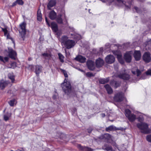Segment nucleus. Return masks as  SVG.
<instances>
[{
  "label": "nucleus",
  "instance_id": "nucleus-24",
  "mask_svg": "<svg viewBox=\"0 0 151 151\" xmlns=\"http://www.w3.org/2000/svg\"><path fill=\"white\" fill-rule=\"evenodd\" d=\"M7 85V83L6 81L2 80L0 82V89H4Z\"/></svg>",
  "mask_w": 151,
  "mask_h": 151
},
{
  "label": "nucleus",
  "instance_id": "nucleus-9",
  "mask_svg": "<svg viewBox=\"0 0 151 151\" xmlns=\"http://www.w3.org/2000/svg\"><path fill=\"white\" fill-rule=\"evenodd\" d=\"M45 19L46 22L48 26H50L53 31L55 32H57L58 31V26L56 23L54 22H52L51 23V25H50L47 20V18L46 17H45Z\"/></svg>",
  "mask_w": 151,
  "mask_h": 151
},
{
  "label": "nucleus",
  "instance_id": "nucleus-58",
  "mask_svg": "<svg viewBox=\"0 0 151 151\" xmlns=\"http://www.w3.org/2000/svg\"><path fill=\"white\" fill-rule=\"evenodd\" d=\"M61 135H62V136H64V135L63 134H61Z\"/></svg>",
  "mask_w": 151,
  "mask_h": 151
},
{
  "label": "nucleus",
  "instance_id": "nucleus-21",
  "mask_svg": "<svg viewBox=\"0 0 151 151\" xmlns=\"http://www.w3.org/2000/svg\"><path fill=\"white\" fill-rule=\"evenodd\" d=\"M56 14L54 11H51L49 13V17L50 19L52 20L54 19L56 17Z\"/></svg>",
  "mask_w": 151,
  "mask_h": 151
},
{
  "label": "nucleus",
  "instance_id": "nucleus-39",
  "mask_svg": "<svg viewBox=\"0 0 151 151\" xmlns=\"http://www.w3.org/2000/svg\"><path fill=\"white\" fill-rule=\"evenodd\" d=\"M117 4L119 6H123L125 4L123 0H117Z\"/></svg>",
  "mask_w": 151,
  "mask_h": 151
},
{
  "label": "nucleus",
  "instance_id": "nucleus-31",
  "mask_svg": "<svg viewBox=\"0 0 151 151\" xmlns=\"http://www.w3.org/2000/svg\"><path fill=\"white\" fill-rule=\"evenodd\" d=\"M137 116H139L137 119L139 122H142L143 120V114L139 112H138Z\"/></svg>",
  "mask_w": 151,
  "mask_h": 151
},
{
  "label": "nucleus",
  "instance_id": "nucleus-61",
  "mask_svg": "<svg viewBox=\"0 0 151 151\" xmlns=\"http://www.w3.org/2000/svg\"><path fill=\"white\" fill-rule=\"evenodd\" d=\"M74 38H76V39H77V38L76 37H75Z\"/></svg>",
  "mask_w": 151,
  "mask_h": 151
},
{
  "label": "nucleus",
  "instance_id": "nucleus-6",
  "mask_svg": "<svg viewBox=\"0 0 151 151\" xmlns=\"http://www.w3.org/2000/svg\"><path fill=\"white\" fill-rule=\"evenodd\" d=\"M132 53V51H131L127 52L124 54V58L127 62L129 63L131 61Z\"/></svg>",
  "mask_w": 151,
  "mask_h": 151
},
{
  "label": "nucleus",
  "instance_id": "nucleus-60",
  "mask_svg": "<svg viewBox=\"0 0 151 151\" xmlns=\"http://www.w3.org/2000/svg\"><path fill=\"white\" fill-rule=\"evenodd\" d=\"M146 47H148V45H147L146 46Z\"/></svg>",
  "mask_w": 151,
  "mask_h": 151
},
{
  "label": "nucleus",
  "instance_id": "nucleus-17",
  "mask_svg": "<svg viewBox=\"0 0 151 151\" xmlns=\"http://www.w3.org/2000/svg\"><path fill=\"white\" fill-rule=\"evenodd\" d=\"M104 63L103 60L100 58H99L97 59L96 61V65L97 67H101L102 66Z\"/></svg>",
  "mask_w": 151,
  "mask_h": 151
},
{
  "label": "nucleus",
  "instance_id": "nucleus-63",
  "mask_svg": "<svg viewBox=\"0 0 151 151\" xmlns=\"http://www.w3.org/2000/svg\"><path fill=\"white\" fill-rule=\"evenodd\" d=\"M91 132L88 131V132Z\"/></svg>",
  "mask_w": 151,
  "mask_h": 151
},
{
  "label": "nucleus",
  "instance_id": "nucleus-56",
  "mask_svg": "<svg viewBox=\"0 0 151 151\" xmlns=\"http://www.w3.org/2000/svg\"><path fill=\"white\" fill-rule=\"evenodd\" d=\"M100 50H103V48H100Z\"/></svg>",
  "mask_w": 151,
  "mask_h": 151
},
{
  "label": "nucleus",
  "instance_id": "nucleus-14",
  "mask_svg": "<svg viewBox=\"0 0 151 151\" xmlns=\"http://www.w3.org/2000/svg\"><path fill=\"white\" fill-rule=\"evenodd\" d=\"M103 138L104 139L107 140V141L110 143H111L112 142V138L111 135L108 134H104Z\"/></svg>",
  "mask_w": 151,
  "mask_h": 151
},
{
  "label": "nucleus",
  "instance_id": "nucleus-16",
  "mask_svg": "<svg viewBox=\"0 0 151 151\" xmlns=\"http://www.w3.org/2000/svg\"><path fill=\"white\" fill-rule=\"evenodd\" d=\"M87 65L88 68L91 70H93L94 69V63L91 60H88L87 63Z\"/></svg>",
  "mask_w": 151,
  "mask_h": 151
},
{
  "label": "nucleus",
  "instance_id": "nucleus-45",
  "mask_svg": "<svg viewBox=\"0 0 151 151\" xmlns=\"http://www.w3.org/2000/svg\"><path fill=\"white\" fill-rule=\"evenodd\" d=\"M11 68H14L16 66V63L15 62H13L11 64Z\"/></svg>",
  "mask_w": 151,
  "mask_h": 151
},
{
  "label": "nucleus",
  "instance_id": "nucleus-32",
  "mask_svg": "<svg viewBox=\"0 0 151 151\" xmlns=\"http://www.w3.org/2000/svg\"><path fill=\"white\" fill-rule=\"evenodd\" d=\"M115 129V127L113 125L110 126L106 128V130L107 132H109Z\"/></svg>",
  "mask_w": 151,
  "mask_h": 151
},
{
  "label": "nucleus",
  "instance_id": "nucleus-4",
  "mask_svg": "<svg viewBox=\"0 0 151 151\" xmlns=\"http://www.w3.org/2000/svg\"><path fill=\"white\" fill-rule=\"evenodd\" d=\"M125 114L130 122H133L136 119V116L134 114H131V111L128 109L125 110Z\"/></svg>",
  "mask_w": 151,
  "mask_h": 151
},
{
  "label": "nucleus",
  "instance_id": "nucleus-46",
  "mask_svg": "<svg viewBox=\"0 0 151 151\" xmlns=\"http://www.w3.org/2000/svg\"><path fill=\"white\" fill-rule=\"evenodd\" d=\"M34 66L32 65H30L29 66V69L32 70H34Z\"/></svg>",
  "mask_w": 151,
  "mask_h": 151
},
{
  "label": "nucleus",
  "instance_id": "nucleus-13",
  "mask_svg": "<svg viewBox=\"0 0 151 151\" xmlns=\"http://www.w3.org/2000/svg\"><path fill=\"white\" fill-rule=\"evenodd\" d=\"M143 58L145 62H149L151 60L150 54L148 52H145L143 56Z\"/></svg>",
  "mask_w": 151,
  "mask_h": 151
},
{
  "label": "nucleus",
  "instance_id": "nucleus-20",
  "mask_svg": "<svg viewBox=\"0 0 151 151\" xmlns=\"http://www.w3.org/2000/svg\"><path fill=\"white\" fill-rule=\"evenodd\" d=\"M132 73L134 74H137V76H139L141 74V71L138 70L136 67H135L132 70Z\"/></svg>",
  "mask_w": 151,
  "mask_h": 151
},
{
  "label": "nucleus",
  "instance_id": "nucleus-57",
  "mask_svg": "<svg viewBox=\"0 0 151 151\" xmlns=\"http://www.w3.org/2000/svg\"><path fill=\"white\" fill-rule=\"evenodd\" d=\"M28 60H31V59L30 58H29Z\"/></svg>",
  "mask_w": 151,
  "mask_h": 151
},
{
  "label": "nucleus",
  "instance_id": "nucleus-27",
  "mask_svg": "<svg viewBox=\"0 0 151 151\" xmlns=\"http://www.w3.org/2000/svg\"><path fill=\"white\" fill-rule=\"evenodd\" d=\"M42 15L40 9H38L37 12V19L39 21H41L42 20Z\"/></svg>",
  "mask_w": 151,
  "mask_h": 151
},
{
  "label": "nucleus",
  "instance_id": "nucleus-22",
  "mask_svg": "<svg viewBox=\"0 0 151 151\" xmlns=\"http://www.w3.org/2000/svg\"><path fill=\"white\" fill-rule=\"evenodd\" d=\"M56 4L55 0H50L47 5L48 9H50L51 7L54 6Z\"/></svg>",
  "mask_w": 151,
  "mask_h": 151
},
{
  "label": "nucleus",
  "instance_id": "nucleus-44",
  "mask_svg": "<svg viewBox=\"0 0 151 151\" xmlns=\"http://www.w3.org/2000/svg\"><path fill=\"white\" fill-rule=\"evenodd\" d=\"M16 1L17 4L22 5L23 4V2L22 0H17Z\"/></svg>",
  "mask_w": 151,
  "mask_h": 151
},
{
  "label": "nucleus",
  "instance_id": "nucleus-15",
  "mask_svg": "<svg viewBox=\"0 0 151 151\" xmlns=\"http://www.w3.org/2000/svg\"><path fill=\"white\" fill-rule=\"evenodd\" d=\"M133 55L136 60H139L140 59L141 57V54L140 51H135Z\"/></svg>",
  "mask_w": 151,
  "mask_h": 151
},
{
  "label": "nucleus",
  "instance_id": "nucleus-2",
  "mask_svg": "<svg viewBox=\"0 0 151 151\" xmlns=\"http://www.w3.org/2000/svg\"><path fill=\"white\" fill-rule=\"evenodd\" d=\"M61 86L65 93L68 94L71 93V89L70 83L69 82L67 81L66 78L64 80V82L61 84Z\"/></svg>",
  "mask_w": 151,
  "mask_h": 151
},
{
  "label": "nucleus",
  "instance_id": "nucleus-41",
  "mask_svg": "<svg viewBox=\"0 0 151 151\" xmlns=\"http://www.w3.org/2000/svg\"><path fill=\"white\" fill-rule=\"evenodd\" d=\"M103 2H106L110 4L113 2L114 0H100Z\"/></svg>",
  "mask_w": 151,
  "mask_h": 151
},
{
  "label": "nucleus",
  "instance_id": "nucleus-51",
  "mask_svg": "<svg viewBox=\"0 0 151 151\" xmlns=\"http://www.w3.org/2000/svg\"><path fill=\"white\" fill-rule=\"evenodd\" d=\"M105 114H103V113L101 114V116L102 117H105Z\"/></svg>",
  "mask_w": 151,
  "mask_h": 151
},
{
  "label": "nucleus",
  "instance_id": "nucleus-25",
  "mask_svg": "<svg viewBox=\"0 0 151 151\" xmlns=\"http://www.w3.org/2000/svg\"><path fill=\"white\" fill-rule=\"evenodd\" d=\"M102 149L107 151H112V148L111 146L107 144H105L103 147Z\"/></svg>",
  "mask_w": 151,
  "mask_h": 151
},
{
  "label": "nucleus",
  "instance_id": "nucleus-49",
  "mask_svg": "<svg viewBox=\"0 0 151 151\" xmlns=\"http://www.w3.org/2000/svg\"><path fill=\"white\" fill-rule=\"evenodd\" d=\"M86 75L87 76L89 77H91L93 76V74L91 73L90 72H88L86 74Z\"/></svg>",
  "mask_w": 151,
  "mask_h": 151
},
{
  "label": "nucleus",
  "instance_id": "nucleus-55",
  "mask_svg": "<svg viewBox=\"0 0 151 151\" xmlns=\"http://www.w3.org/2000/svg\"><path fill=\"white\" fill-rule=\"evenodd\" d=\"M78 70H80V71H81V72H83V71L82 70H81V69H78Z\"/></svg>",
  "mask_w": 151,
  "mask_h": 151
},
{
  "label": "nucleus",
  "instance_id": "nucleus-59",
  "mask_svg": "<svg viewBox=\"0 0 151 151\" xmlns=\"http://www.w3.org/2000/svg\"><path fill=\"white\" fill-rule=\"evenodd\" d=\"M63 16H64V17H65V15L64 14H63Z\"/></svg>",
  "mask_w": 151,
  "mask_h": 151
},
{
  "label": "nucleus",
  "instance_id": "nucleus-53",
  "mask_svg": "<svg viewBox=\"0 0 151 151\" xmlns=\"http://www.w3.org/2000/svg\"><path fill=\"white\" fill-rule=\"evenodd\" d=\"M135 9L137 12H138V8L137 7H135Z\"/></svg>",
  "mask_w": 151,
  "mask_h": 151
},
{
  "label": "nucleus",
  "instance_id": "nucleus-48",
  "mask_svg": "<svg viewBox=\"0 0 151 151\" xmlns=\"http://www.w3.org/2000/svg\"><path fill=\"white\" fill-rule=\"evenodd\" d=\"M62 72L64 74L65 77H67L68 75H67V73L66 72L65 70H63Z\"/></svg>",
  "mask_w": 151,
  "mask_h": 151
},
{
  "label": "nucleus",
  "instance_id": "nucleus-8",
  "mask_svg": "<svg viewBox=\"0 0 151 151\" xmlns=\"http://www.w3.org/2000/svg\"><path fill=\"white\" fill-rule=\"evenodd\" d=\"M113 52L114 55L117 56L119 61L122 64H123L124 61L122 58V55L120 52L118 51H114Z\"/></svg>",
  "mask_w": 151,
  "mask_h": 151
},
{
  "label": "nucleus",
  "instance_id": "nucleus-29",
  "mask_svg": "<svg viewBox=\"0 0 151 151\" xmlns=\"http://www.w3.org/2000/svg\"><path fill=\"white\" fill-rule=\"evenodd\" d=\"M2 30L4 32V35L6 37L7 39H11L9 33L7 31L6 28H2Z\"/></svg>",
  "mask_w": 151,
  "mask_h": 151
},
{
  "label": "nucleus",
  "instance_id": "nucleus-35",
  "mask_svg": "<svg viewBox=\"0 0 151 151\" xmlns=\"http://www.w3.org/2000/svg\"><path fill=\"white\" fill-rule=\"evenodd\" d=\"M11 116V114L10 113H8L4 115V119L5 121H7L8 120L9 118Z\"/></svg>",
  "mask_w": 151,
  "mask_h": 151
},
{
  "label": "nucleus",
  "instance_id": "nucleus-7",
  "mask_svg": "<svg viewBox=\"0 0 151 151\" xmlns=\"http://www.w3.org/2000/svg\"><path fill=\"white\" fill-rule=\"evenodd\" d=\"M124 99L123 93L122 92H119L116 94L114 97V100L117 102L122 101Z\"/></svg>",
  "mask_w": 151,
  "mask_h": 151
},
{
  "label": "nucleus",
  "instance_id": "nucleus-52",
  "mask_svg": "<svg viewBox=\"0 0 151 151\" xmlns=\"http://www.w3.org/2000/svg\"><path fill=\"white\" fill-rule=\"evenodd\" d=\"M16 151H24V150L22 149H18L16 150Z\"/></svg>",
  "mask_w": 151,
  "mask_h": 151
},
{
  "label": "nucleus",
  "instance_id": "nucleus-10",
  "mask_svg": "<svg viewBox=\"0 0 151 151\" xmlns=\"http://www.w3.org/2000/svg\"><path fill=\"white\" fill-rule=\"evenodd\" d=\"M125 72L124 69L122 70V71L120 74L119 75L118 77L121 78L124 80H128L129 78V74Z\"/></svg>",
  "mask_w": 151,
  "mask_h": 151
},
{
  "label": "nucleus",
  "instance_id": "nucleus-26",
  "mask_svg": "<svg viewBox=\"0 0 151 151\" xmlns=\"http://www.w3.org/2000/svg\"><path fill=\"white\" fill-rule=\"evenodd\" d=\"M107 93L109 94H111L113 92V91L111 88L108 85H106L104 86Z\"/></svg>",
  "mask_w": 151,
  "mask_h": 151
},
{
  "label": "nucleus",
  "instance_id": "nucleus-23",
  "mask_svg": "<svg viewBox=\"0 0 151 151\" xmlns=\"http://www.w3.org/2000/svg\"><path fill=\"white\" fill-rule=\"evenodd\" d=\"M35 72L37 75H38L41 72L42 69V67L39 65L35 66Z\"/></svg>",
  "mask_w": 151,
  "mask_h": 151
},
{
  "label": "nucleus",
  "instance_id": "nucleus-5",
  "mask_svg": "<svg viewBox=\"0 0 151 151\" xmlns=\"http://www.w3.org/2000/svg\"><path fill=\"white\" fill-rule=\"evenodd\" d=\"M25 24L24 22L20 24V29L19 30V32L21 37L23 39L25 35Z\"/></svg>",
  "mask_w": 151,
  "mask_h": 151
},
{
  "label": "nucleus",
  "instance_id": "nucleus-3",
  "mask_svg": "<svg viewBox=\"0 0 151 151\" xmlns=\"http://www.w3.org/2000/svg\"><path fill=\"white\" fill-rule=\"evenodd\" d=\"M137 126L142 133H147L150 132L148 129V125L145 123H139L137 124Z\"/></svg>",
  "mask_w": 151,
  "mask_h": 151
},
{
  "label": "nucleus",
  "instance_id": "nucleus-54",
  "mask_svg": "<svg viewBox=\"0 0 151 151\" xmlns=\"http://www.w3.org/2000/svg\"><path fill=\"white\" fill-rule=\"evenodd\" d=\"M77 37H78V39H80V35H77Z\"/></svg>",
  "mask_w": 151,
  "mask_h": 151
},
{
  "label": "nucleus",
  "instance_id": "nucleus-42",
  "mask_svg": "<svg viewBox=\"0 0 151 151\" xmlns=\"http://www.w3.org/2000/svg\"><path fill=\"white\" fill-rule=\"evenodd\" d=\"M146 139L148 142H151V134L148 135L147 136Z\"/></svg>",
  "mask_w": 151,
  "mask_h": 151
},
{
  "label": "nucleus",
  "instance_id": "nucleus-30",
  "mask_svg": "<svg viewBox=\"0 0 151 151\" xmlns=\"http://www.w3.org/2000/svg\"><path fill=\"white\" fill-rule=\"evenodd\" d=\"M2 30L4 32V35L6 37L7 39H11L9 33L7 31L6 28H2Z\"/></svg>",
  "mask_w": 151,
  "mask_h": 151
},
{
  "label": "nucleus",
  "instance_id": "nucleus-40",
  "mask_svg": "<svg viewBox=\"0 0 151 151\" xmlns=\"http://www.w3.org/2000/svg\"><path fill=\"white\" fill-rule=\"evenodd\" d=\"M59 58L61 62H64V56L61 53H58V54Z\"/></svg>",
  "mask_w": 151,
  "mask_h": 151
},
{
  "label": "nucleus",
  "instance_id": "nucleus-62",
  "mask_svg": "<svg viewBox=\"0 0 151 151\" xmlns=\"http://www.w3.org/2000/svg\"><path fill=\"white\" fill-rule=\"evenodd\" d=\"M147 43H149V42H147Z\"/></svg>",
  "mask_w": 151,
  "mask_h": 151
},
{
  "label": "nucleus",
  "instance_id": "nucleus-28",
  "mask_svg": "<svg viewBox=\"0 0 151 151\" xmlns=\"http://www.w3.org/2000/svg\"><path fill=\"white\" fill-rule=\"evenodd\" d=\"M109 80V78L100 79L99 80V82L101 84H104L108 82Z\"/></svg>",
  "mask_w": 151,
  "mask_h": 151
},
{
  "label": "nucleus",
  "instance_id": "nucleus-19",
  "mask_svg": "<svg viewBox=\"0 0 151 151\" xmlns=\"http://www.w3.org/2000/svg\"><path fill=\"white\" fill-rule=\"evenodd\" d=\"M77 147L79 149L82 150L83 151H93L92 149L91 148L86 147H83L79 145H77Z\"/></svg>",
  "mask_w": 151,
  "mask_h": 151
},
{
  "label": "nucleus",
  "instance_id": "nucleus-47",
  "mask_svg": "<svg viewBox=\"0 0 151 151\" xmlns=\"http://www.w3.org/2000/svg\"><path fill=\"white\" fill-rule=\"evenodd\" d=\"M146 74L147 75H151V69L148 70L146 72Z\"/></svg>",
  "mask_w": 151,
  "mask_h": 151
},
{
  "label": "nucleus",
  "instance_id": "nucleus-36",
  "mask_svg": "<svg viewBox=\"0 0 151 151\" xmlns=\"http://www.w3.org/2000/svg\"><path fill=\"white\" fill-rule=\"evenodd\" d=\"M8 76L9 79L11 80L12 82H13L14 81V76L13 73H9Z\"/></svg>",
  "mask_w": 151,
  "mask_h": 151
},
{
  "label": "nucleus",
  "instance_id": "nucleus-38",
  "mask_svg": "<svg viewBox=\"0 0 151 151\" xmlns=\"http://www.w3.org/2000/svg\"><path fill=\"white\" fill-rule=\"evenodd\" d=\"M112 86L114 87L115 88H116L119 86L120 84L119 83L117 82L116 81H114L112 83H111Z\"/></svg>",
  "mask_w": 151,
  "mask_h": 151
},
{
  "label": "nucleus",
  "instance_id": "nucleus-1",
  "mask_svg": "<svg viewBox=\"0 0 151 151\" xmlns=\"http://www.w3.org/2000/svg\"><path fill=\"white\" fill-rule=\"evenodd\" d=\"M60 41L62 44L64 45L68 49L72 48L75 44V42L73 40L68 39V37L65 36L62 37Z\"/></svg>",
  "mask_w": 151,
  "mask_h": 151
},
{
  "label": "nucleus",
  "instance_id": "nucleus-12",
  "mask_svg": "<svg viewBox=\"0 0 151 151\" xmlns=\"http://www.w3.org/2000/svg\"><path fill=\"white\" fill-rule=\"evenodd\" d=\"M9 56L10 58L12 59H14L16 56V53L11 48H8Z\"/></svg>",
  "mask_w": 151,
  "mask_h": 151
},
{
  "label": "nucleus",
  "instance_id": "nucleus-34",
  "mask_svg": "<svg viewBox=\"0 0 151 151\" xmlns=\"http://www.w3.org/2000/svg\"><path fill=\"white\" fill-rule=\"evenodd\" d=\"M9 58L7 57H5L4 58L3 57L0 55V60L3 62L5 63L8 61Z\"/></svg>",
  "mask_w": 151,
  "mask_h": 151
},
{
  "label": "nucleus",
  "instance_id": "nucleus-37",
  "mask_svg": "<svg viewBox=\"0 0 151 151\" xmlns=\"http://www.w3.org/2000/svg\"><path fill=\"white\" fill-rule=\"evenodd\" d=\"M61 15H58L57 18V21L60 24L62 23V20L61 18Z\"/></svg>",
  "mask_w": 151,
  "mask_h": 151
},
{
  "label": "nucleus",
  "instance_id": "nucleus-33",
  "mask_svg": "<svg viewBox=\"0 0 151 151\" xmlns=\"http://www.w3.org/2000/svg\"><path fill=\"white\" fill-rule=\"evenodd\" d=\"M17 103V102L16 100L15 99H13L10 100L9 102V104L11 106H13L16 105Z\"/></svg>",
  "mask_w": 151,
  "mask_h": 151
},
{
  "label": "nucleus",
  "instance_id": "nucleus-11",
  "mask_svg": "<svg viewBox=\"0 0 151 151\" xmlns=\"http://www.w3.org/2000/svg\"><path fill=\"white\" fill-rule=\"evenodd\" d=\"M115 59V58L113 55H108L106 57L105 60L106 63L111 64L114 62Z\"/></svg>",
  "mask_w": 151,
  "mask_h": 151
},
{
  "label": "nucleus",
  "instance_id": "nucleus-50",
  "mask_svg": "<svg viewBox=\"0 0 151 151\" xmlns=\"http://www.w3.org/2000/svg\"><path fill=\"white\" fill-rule=\"evenodd\" d=\"M17 4V1H16L15 2L13 3L12 4V6H15Z\"/></svg>",
  "mask_w": 151,
  "mask_h": 151
},
{
  "label": "nucleus",
  "instance_id": "nucleus-43",
  "mask_svg": "<svg viewBox=\"0 0 151 151\" xmlns=\"http://www.w3.org/2000/svg\"><path fill=\"white\" fill-rule=\"evenodd\" d=\"M42 55L47 58H49L51 57V55L50 54H48L47 53H44L42 54Z\"/></svg>",
  "mask_w": 151,
  "mask_h": 151
},
{
  "label": "nucleus",
  "instance_id": "nucleus-18",
  "mask_svg": "<svg viewBox=\"0 0 151 151\" xmlns=\"http://www.w3.org/2000/svg\"><path fill=\"white\" fill-rule=\"evenodd\" d=\"M77 60L82 63L85 62L86 60V58L81 55H79L78 56L75 58Z\"/></svg>",
  "mask_w": 151,
  "mask_h": 151
}]
</instances>
